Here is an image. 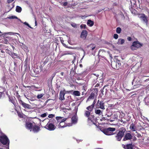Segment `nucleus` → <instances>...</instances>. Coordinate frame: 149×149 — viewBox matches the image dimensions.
<instances>
[{
  "label": "nucleus",
  "instance_id": "obj_10",
  "mask_svg": "<svg viewBox=\"0 0 149 149\" xmlns=\"http://www.w3.org/2000/svg\"><path fill=\"white\" fill-rule=\"evenodd\" d=\"M134 145L132 143L126 145H122V147L125 149H134Z\"/></svg>",
  "mask_w": 149,
  "mask_h": 149
},
{
  "label": "nucleus",
  "instance_id": "obj_21",
  "mask_svg": "<svg viewBox=\"0 0 149 149\" xmlns=\"http://www.w3.org/2000/svg\"><path fill=\"white\" fill-rule=\"evenodd\" d=\"M72 54V53L71 52L69 51H65L62 53V56H63L68 54Z\"/></svg>",
  "mask_w": 149,
  "mask_h": 149
},
{
  "label": "nucleus",
  "instance_id": "obj_9",
  "mask_svg": "<svg viewBox=\"0 0 149 149\" xmlns=\"http://www.w3.org/2000/svg\"><path fill=\"white\" fill-rule=\"evenodd\" d=\"M66 118L62 119L60 123L58 124V126L59 128H63L67 126L65 123H64L66 120Z\"/></svg>",
  "mask_w": 149,
  "mask_h": 149
},
{
  "label": "nucleus",
  "instance_id": "obj_37",
  "mask_svg": "<svg viewBox=\"0 0 149 149\" xmlns=\"http://www.w3.org/2000/svg\"><path fill=\"white\" fill-rule=\"evenodd\" d=\"M80 27L81 29H82L83 28H84V29H85L86 28V24H81L80 25Z\"/></svg>",
  "mask_w": 149,
  "mask_h": 149
},
{
  "label": "nucleus",
  "instance_id": "obj_20",
  "mask_svg": "<svg viewBox=\"0 0 149 149\" xmlns=\"http://www.w3.org/2000/svg\"><path fill=\"white\" fill-rule=\"evenodd\" d=\"M102 111H101L100 109H95V113L98 114L99 116H100L101 115V113H102Z\"/></svg>",
  "mask_w": 149,
  "mask_h": 149
},
{
  "label": "nucleus",
  "instance_id": "obj_46",
  "mask_svg": "<svg viewBox=\"0 0 149 149\" xmlns=\"http://www.w3.org/2000/svg\"><path fill=\"white\" fill-rule=\"evenodd\" d=\"M118 35H117V34H115L114 35L113 37L115 39H117L118 38Z\"/></svg>",
  "mask_w": 149,
  "mask_h": 149
},
{
  "label": "nucleus",
  "instance_id": "obj_35",
  "mask_svg": "<svg viewBox=\"0 0 149 149\" xmlns=\"http://www.w3.org/2000/svg\"><path fill=\"white\" fill-rule=\"evenodd\" d=\"M113 116V120H110V121L111 122H112L115 119H117L118 118L117 116H116V115L114 114Z\"/></svg>",
  "mask_w": 149,
  "mask_h": 149
},
{
  "label": "nucleus",
  "instance_id": "obj_12",
  "mask_svg": "<svg viewBox=\"0 0 149 149\" xmlns=\"http://www.w3.org/2000/svg\"><path fill=\"white\" fill-rule=\"evenodd\" d=\"M87 32L86 30H83L81 34V37L85 39L87 36Z\"/></svg>",
  "mask_w": 149,
  "mask_h": 149
},
{
  "label": "nucleus",
  "instance_id": "obj_14",
  "mask_svg": "<svg viewBox=\"0 0 149 149\" xmlns=\"http://www.w3.org/2000/svg\"><path fill=\"white\" fill-rule=\"evenodd\" d=\"M91 112L87 110H85L84 111V115L85 116L88 118V120H92L91 118L89 117L91 114Z\"/></svg>",
  "mask_w": 149,
  "mask_h": 149
},
{
  "label": "nucleus",
  "instance_id": "obj_59",
  "mask_svg": "<svg viewBox=\"0 0 149 149\" xmlns=\"http://www.w3.org/2000/svg\"><path fill=\"white\" fill-rule=\"evenodd\" d=\"M12 7L11 8H10V9H12L14 7V3H13L12 4Z\"/></svg>",
  "mask_w": 149,
  "mask_h": 149
},
{
  "label": "nucleus",
  "instance_id": "obj_7",
  "mask_svg": "<svg viewBox=\"0 0 149 149\" xmlns=\"http://www.w3.org/2000/svg\"><path fill=\"white\" fill-rule=\"evenodd\" d=\"M104 103L103 101H100L99 100H98L97 103L95 104V107L97 109H100L102 110H104L105 108Z\"/></svg>",
  "mask_w": 149,
  "mask_h": 149
},
{
  "label": "nucleus",
  "instance_id": "obj_38",
  "mask_svg": "<svg viewBox=\"0 0 149 149\" xmlns=\"http://www.w3.org/2000/svg\"><path fill=\"white\" fill-rule=\"evenodd\" d=\"M44 95V94H38L37 96V98L38 99H40L42 98L43 96Z\"/></svg>",
  "mask_w": 149,
  "mask_h": 149
},
{
  "label": "nucleus",
  "instance_id": "obj_4",
  "mask_svg": "<svg viewBox=\"0 0 149 149\" xmlns=\"http://www.w3.org/2000/svg\"><path fill=\"white\" fill-rule=\"evenodd\" d=\"M116 129L115 128L109 127L104 129L103 132L104 134L107 135H111L114 134L113 132L115 131Z\"/></svg>",
  "mask_w": 149,
  "mask_h": 149
},
{
  "label": "nucleus",
  "instance_id": "obj_50",
  "mask_svg": "<svg viewBox=\"0 0 149 149\" xmlns=\"http://www.w3.org/2000/svg\"><path fill=\"white\" fill-rule=\"evenodd\" d=\"M67 4H68V2H66V1L64 2L63 3V5L64 6H66Z\"/></svg>",
  "mask_w": 149,
  "mask_h": 149
},
{
  "label": "nucleus",
  "instance_id": "obj_13",
  "mask_svg": "<svg viewBox=\"0 0 149 149\" xmlns=\"http://www.w3.org/2000/svg\"><path fill=\"white\" fill-rule=\"evenodd\" d=\"M9 52H8V54L11 57L13 58H19V57L18 56L17 54L15 53L12 52L9 50H8Z\"/></svg>",
  "mask_w": 149,
  "mask_h": 149
},
{
  "label": "nucleus",
  "instance_id": "obj_43",
  "mask_svg": "<svg viewBox=\"0 0 149 149\" xmlns=\"http://www.w3.org/2000/svg\"><path fill=\"white\" fill-rule=\"evenodd\" d=\"M55 116L54 115L52 114H49L48 116V117L49 118H52Z\"/></svg>",
  "mask_w": 149,
  "mask_h": 149
},
{
  "label": "nucleus",
  "instance_id": "obj_28",
  "mask_svg": "<svg viewBox=\"0 0 149 149\" xmlns=\"http://www.w3.org/2000/svg\"><path fill=\"white\" fill-rule=\"evenodd\" d=\"M99 75L98 74H91V76L92 77L95 78V79H97Z\"/></svg>",
  "mask_w": 149,
  "mask_h": 149
},
{
  "label": "nucleus",
  "instance_id": "obj_57",
  "mask_svg": "<svg viewBox=\"0 0 149 149\" xmlns=\"http://www.w3.org/2000/svg\"><path fill=\"white\" fill-rule=\"evenodd\" d=\"M111 115H112V114H110V115H108V114H106V116H107V117H109L110 116H111Z\"/></svg>",
  "mask_w": 149,
  "mask_h": 149
},
{
  "label": "nucleus",
  "instance_id": "obj_41",
  "mask_svg": "<svg viewBox=\"0 0 149 149\" xmlns=\"http://www.w3.org/2000/svg\"><path fill=\"white\" fill-rule=\"evenodd\" d=\"M23 24H24L26 25V26H28L30 28H31V29H33V28L31 27L30 26V25L27 22H24Z\"/></svg>",
  "mask_w": 149,
  "mask_h": 149
},
{
  "label": "nucleus",
  "instance_id": "obj_25",
  "mask_svg": "<svg viewBox=\"0 0 149 149\" xmlns=\"http://www.w3.org/2000/svg\"><path fill=\"white\" fill-rule=\"evenodd\" d=\"M8 18L10 19H18L19 21L21 22L22 23V22L21 20L19 19L18 18L15 16H12L10 17H7Z\"/></svg>",
  "mask_w": 149,
  "mask_h": 149
},
{
  "label": "nucleus",
  "instance_id": "obj_52",
  "mask_svg": "<svg viewBox=\"0 0 149 149\" xmlns=\"http://www.w3.org/2000/svg\"><path fill=\"white\" fill-rule=\"evenodd\" d=\"M97 82L98 83H97V84L95 86V87H98L99 86L100 84H99V82L98 81Z\"/></svg>",
  "mask_w": 149,
  "mask_h": 149
},
{
  "label": "nucleus",
  "instance_id": "obj_53",
  "mask_svg": "<svg viewBox=\"0 0 149 149\" xmlns=\"http://www.w3.org/2000/svg\"><path fill=\"white\" fill-rule=\"evenodd\" d=\"M4 42L5 43H6V44H7L8 42V40L7 39H4Z\"/></svg>",
  "mask_w": 149,
  "mask_h": 149
},
{
  "label": "nucleus",
  "instance_id": "obj_40",
  "mask_svg": "<svg viewBox=\"0 0 149 149\" xmlns=\"http://www.w3.org/2000/svg\"><path fill=\"white\" fill-rule=\"evenodd\" d=\"M95 94L94 93H91V95L89 96V98L90 99H93L94 98Z\"/></svg>",
  "mask_w": 149,
  "mask_h": 149
},
{
  "label": "nucleus",
  "instance_id": "obj_29",
  "mask_svg": "<svg viewBox=\"0 0 149 149\" xmlns=\"http://www.w3.org/2000/svg\"><path fill=\"white\" fill-rule=\"evenodd\" d=\"M9 101L12 103L15 106L16 103L14 101L13 98L12 97H9Z\"/></svg>",
  "mask_w": 149,
  "mask_h": 149
},
{
  "label": "nucleus",
  "instance_id": "obj_17",
  "mask_svg": "<svg viewBox=\"0 0 149 149\" xmlns=\"http://www.w3.org/2000/svg\"><path fill=\"white\" fill-rule=\"evenodd\" d=\"M33 126V123L29 122L26 123V127L29 130L31 129Z\"/></svg>",
  "mask_w": 149,
  "mask_h": 149
},
{
  "label": "nucleus",
  "instance_id": "obj_18",
  "mask_svg": "<svg viewBox=\"0 0 149 149\" xmlns=\"http://www.w3.org/2000/svg\"><path fill=\"white\" fill-rule=\"evenodd\" d=\"M87 24L90 26H92L94 24V22L92 21L91 19H89L88 20L87 23Z\"/></svg>",
  "mask_w": 149,
  "mask_h": 149
},
{
  "label": "nucleus",
  "instance_id": "obj_27",
  "mask_svg": "<svg viewBox=\"0 0 149 149\" xmlns=\"http://www.w3.org/2000/svg\"><path fill=\"white\" fill-rule=\"evenodd\" d=\"M116 62V69H118L120 65V61L118 60Z\"/></svg>",
  "mask_w": 149,
  "mask_h": 149
},
{
  "label": "nucleus",
  "instance_id": "obj_60",
  "mask_svg": "<svg viewBox=\"0 0 149 149\" xmlns=\"http://www.w3.org/2000/svg\"><path fill=\"white\" fill-rule=\"evenodd\" d=\"M60 74H61V75L62 76H64V73L63 72H61V73H60Z\"/></svg>",
  "mask_w": 149,
  "mask_h": 149
},
{
  "label": "nucleus",
  "instance_id": "obj_63",
  "mask_svg": "<svg viewBox=\"0 0 149 149\" xmlns=\"http://www.w3.org/2000/svg\"><path fill=\"white\" fill-rule=\"evenodd\" d=\"M35 23L36 26L37 25V22H36V19H35Z\"/></svg>",
  "mask_w": 149,
  "mask_h": 149
},
{
  "label": "nucleus",
  "instance_id": "obj_62",
  "mask_svg": "<svg viewBox=\"0 0 149 149\" xmlns=\"http://www.w3.org/2000/svg\"><path fill=\"white\" fill-rule=\"evenodd\" d=\"M1 52L2 53H5L3 51V50H1Z\"/></svg>",
  "mask_w": 149,
  "mask_h": 149
},
{
  "label": "nucleus",
  "instance_id": "obj_42",
  "mask_svg": "<svg viewBox=\"0 0 149 149\" xmlns=\"http://www.w3.org/2000/svg\"><path fill=\"white\" fill-rule=\"evenodd\" d=\"M71 25L74 28H77V24H76L74 23H72L71 24Z\"/></svg>",
  "mask_w": 149,
  "mask_h": 149
},
{
  "label": "nucleus",
  "instance_id": "obj_54",
  "mask_svg": "<svg viewBox=\"0 0 149 149\" xmlns=\"http://www.w3.org/2000/svg\"><path fill=\"white\" fill-rule=\"evenodd\" d=\"M2 94L3 93L0 92V99H1Z\"/></svg>",
  "mask_w": 149,
  "mask_h": 149
},
{
  "label": "nucleus",
  "instance_id": "obj_1",
  "mask_svg": "<svg viewBox=\"0 0 149 149\" xmlns=\"http://www.w3.org/2000/svg\"><path fill=\"white\" fill-rule=\"evenodd\" d=\"M126 131V129L124 127L120 128L118 132L117 135L116 136V140L118 141H120L124 135L123 141H126L132 140L133 141H135L136 140V138L135 136H133L130 133H126L125 134Z\"/></svg>",
  "mask_w": 149,
  "mask_h": 149
},
{
  "label": "nucleus",
  "instance_id": "obj_24",
  "mask_svg": "<svg viewBox=\"0 0 149 149\" xmlns=\"http://www.w3.org/2000/svg\"><path fill=\"white\" fill-rule=\"evenodd\" d=\"M62 118L63 117L60 116H57L56 117V119L57 121V122H56L57 123V124H58V123H60L61 120Z\"/></svg>",
  "mask_w": 149,
  "mask_h": 149
},
{
  "label": "nucleus",
  "instance_id": "obj_45",
  "mask_svg": "<svg viewBox=\"0 0 149 149\" xmlns=\"http://www.w3.org/2000/svg\"><path fill=\"white\" fill-rule=\"evenodd\" d=\"M113 80L111 79L109 80V82H110V83H109L111 84V85H112L113 84Z\"/></svg>",
  "mask_w": 149,
  "mask_h": 149
},
{
  "label": "nucleus",
  "instance_id": "obj_2",
  "mask_svg": "<svg viewBox=\"0 0 149 149\" xmlns=\"http://www.w3.org/2000/svg\"><path fill=\"white\" fill-rule=\"evenodd\" d=\"M55 125L57 126L56 120H55L50 119L45 126V128L50 131H52L55 129L56 127Z\"/></svg>",
  "mask_w": 149,
  "mask_h": 149
},
{
  "label": "nucleus",
  "instance_id": "obj_8",
  "mask_svg": "<svg viewBox=\"0 0 149 149\" xmlns=\"http://www.w3.org/2000/svg\"><path fill=\"white\" fill-rule=\"evenodd\" d=\"M18 101L19 104L21 105L24 108L29 109H32V107L31 105L25 103L22 100H19Z\"/></svg>",
  "mask_w": 149,
  "mask_h": 149
},
{
  "label": "nucleus",
  "instance_id": "obj_6",
  "mask_svg": "<svg viewBox=\"0 0 149 149\" xmlns=\"http://www.w3.org/2000/svg\"><path fill=\"white\" fill-rule=\"evenodd\" d=\"M142 45V44L140 43L138 41H135L133 42L131 46V48L132 50H134L140 48Z\"/></svg>",
  "mask_w": 149,
  "mask_h": 149
},
{
  "label": "nucleus",
  "instance_id": "obj_5",
  "mask_svg": "<svg viewBox=\"0 0 149 149\" xmlns=\"http://www.w3.org/2000/svg\"><path fill=\"white\" fill-rule=\"evenodd\" d=\"M138 17L143 23L146 24L147 26H148V20L147 16L143 13H141L139 14Z\"/></svg>",
  "mask_w": 149,
  "mask_h": 149
},
{
  "label": "nucleus",
  "instance_id": "obj_23",
  "mask_svg": "<svg viewBox=\"0 0 149 149\" xmlns=\"http://www.w3.org/2000/svg\"><path fill=\"white\" fill-rule=\"evenodd\" d=\"M9 34H13V35L17 34V35H18L19 36H20V34L18 33H14V32H7V33H4L3 35H8Z\"/></svg>",
  "mask_w": 149,
  "mask_h": 149
},
{
  "label": "nucleus",
  "instance_id": "obj_61",
  "mask_svg": "<svg viewBox=\"0 0 149 149\" xmlns=\"http://www.w3.org/2000/svg\"><path fill=\"white\" fill-rule=\"evenodd\" d=\"M141 135L140 134H138L137 135V137H141Z\"/></svg>",
  "mask_w": 149,
  "mask_h": 149
},
{
  "label": "nucleus",
  "instance_id": "obj_16",
  "mask_svg": "<svg viewBox=\"0 0 149 149\" xmlns=\"http://www.w3.org/2000/svg\"><path fill=\"white\" fill-rule=\"evenodd\" d=\"M130 128L133 132L135 131L136 129L135 125L134 123H132L130 125Z\"/></svg>",
  "mask_w": 149,
  "mask_h": 149
},
{
  "label": "nucleus",
  "instance_id": "obj_22",
  "mask_svg": "<svg viewBox=\"0 0 149 149\" xmlns=\"http://www.w3.org/2000/svg\"><path fill=\"white\" fill-rule=\"evenodd\" d=\"M94 107L91 105V106L87 107L86 109L88 110L87 111L91 112L93 110Z\"/></svg>",
  "mask_w": 149,
  "mask_h": 149
},
{
  "label": "nucleus",
  "instance_id": "obj_51",
  "mask_svg": "<svg viewBox=\"0 0 149 149\" xmlns=\"http://www.w3.org/2000/svg\"><path fill=\"white\" fill-rule=\"evenodd\" d=\"M14 0H8L7 2L8 3H10L13 2Z\"/></svg>",
  "mask_w": 149,
  "mask_h": 149
},
{
  "label": "nucleus",
  "instance_id": "obj_26",
  "mask_svg": "<svg viewBox=\"0 0 149 149\" xmlns=\"http://www.w3.org/2000/svg\"><path fill=\"white\" fill-rule=\"evenodd\" d=\"M22 10V8L19 6H17L16 8V11L18 13H20Z\"/></svg>",
  "mask_w": 149,
  "mask_h": 149
},
{
  "label": "nucleus",
  "instance_id": "obj_49",
  "mask_svg": "<svg viewBox=\"0 0 149 149\" xmlns=\"http://www.w3.org/2000/svg\"><path fill=\"white\" fill-rule=\"evenodd\" d=\"M127 40L129 41H131L132 40V38L130 37H128L127 38Z\"/></svg>",
  "mask_w": 149,
  "mask_h": 149
},
{
  "label": "nucleus",
  "instance_id": "obj_34",
  "mask_svg": "<svg viewBox=\"0 0 149 149\" xmlns=\"http://www.w3.org/2000/svg\"><path fill=\"white\" fill-rule=\"evenodd\" d=\"M72 122L73 123H76L77 122V120L75 116H73L72 118Z\"/></svg>",
  "mask_w": 149,
  "mask_h": 149
},
{
  "label": "nucleus",
  "instance_id": "obj_33",
  "mask_svg": "<svg viewBox=\"0 0 149 149\" xmlns=\"http://www.w3.org/2000/svg\"><path fill=\"white\" fill-rule=\"evenodd\" d=\"M121 31V29L120 28L118 27L116 28V32L118 33H120Z\"/></svg>",
  "mask_w": 149,
  "mask_h": 149
},
{
  "label": "nucleus",
  "instance_id": "obj_3",
  "mask_svg": "<svg viewBox=\"0 0 149 149\" xmlns=\"http://www.w3.org/2000/svg\"><path fill=\"white\" fill-rule=\"evenodd\" d=\"M0 142L3 145L5 146L6 149H9V140L5 135L0 136Z\"/></svg>",
  "mask_w": 149,
  "mask_h": 149
},
{
  "label": "nucleus",
  "instance_id": "obj_44",
  "mask_svg": "<svg viewBox=\"0 0 149 149\" xmlns=\"http://www.w3.org/2000/svg\"><path fill=\"white\" fill-rule=\"evenodd\" d=\"M47 115V113H45L43 114H41L40 115V116L41 117H45Z\"/></svg>",
  "mask_w": 149,
  "mask_h": 149
},
{
  "label": "nucleus",
  "instance_id": "obj_11",
  "mask_svg": "<svg viewBox=\"0 0 149 149\" xmlns=\"http://www.w3.org/2000/svg\"><path fill=\"white\" fill-rule=\"evenodd\" d=\"M65 94V90L61 91H60L59 94V99L60 100H62L65 99L64 96Z\"/></svg>",
  "mask_w": 149,
  "mask_h": 149
},
{
  "label": "nucleus",
  "instance_id": "obj_64",
  "mask_svg": "<svg viewBox=\"0 0 149 149\" xmlns=\"http://www.w3.org/2000/svg\"><path fill=\"white\" fill-rule=\"evenodd\" d=\"M63 44V45L65 47H66L67 46L66 45H65V44Z\"/></svg>",
  "mask_w": 149,
  "mask_h": 149
},
{
  "label": "nucleus",
  "instance_id": "obj_36",
  "mask_svg": "<svg viewBox=\"0 0 149 149\" xmlns=\"http://www.w3.org/2000/svg\"><path fill=\"white\" fill-rule=\"evenodd\" d=\"M17 61H14V64L15 67L14 68V69H16L17 67Z\"/></svg>",
  "mask_w": 149,
  "mask_h": 149
},
{
  "label": "nucleus",
  "instance_id": "obj_30",
  "mask_svg": "<svg viewBox=\"0 0 149 149\" xmlns=\"http://www.w3.org/2000/svg\"><path fill=\"white\" fill-rule=\"evenodd\" d=\"M73 94L75 96H79L80 95V93L79 91H74L73 92Z\"/></svg>",
  "mask_w": 149,
  "mask_h": 149
},
{
  "label": "nucleus",
  "instance_id": "obj_32",
  "mask_svg": "<svg viewBox=\"0 0 149 149\" xmlns=\"http://www.w3.org/2000/svg\"><path fill=\"white\" fill-rule=\"evenodd\" d=\"M89 46V47H91L92 50H94L96 47L95 45L92 44H91Z\"/></svg>",
  "mask_w": 149,
  "mask_h": 149
},
{
  "label": "nucleus",
  "instance_id": "obj_58",
  "mask_svg": "<svg viewBox=\"0 0 149 149\" xmlns=\"http://www.w3.org/2000/svg\"><path fill=\"white\" fill-rule=\"evenodd\" d=\"M0 55H1V56L2 58H3V57H5V56L4 54H0Z\"/></svg>",
  "mask_w": 149,
  "mask_h": 149
},
{
  "label": "nucleus",
  "instance_id": "obj_19",
  "mask_svg": "<svg viewBox=\"0 0 149 149\" xmlns=\"http://www.w3.org/2000/svg\"><path fill=\"white\" fill-rule=\"evenodd\" d=\"M125 41L123 39H118L117 44L118 45H122L124 43Z\"/></svg>",
  "mask_w": 149,
  "mask_h": 149
},
{
  "label": "nucleus",
  "instance_id": "obj_47",
  "mask_svg": "<svg viewBox=\"0 0 149 149\" xmlns=\"http://www.w3.org/2000/svg\"><path fill=\"white\" fill-rule=\"evenodd\" d=\"M96 102V99H95L93 102V104L91 105L92 106H93V107H94V105L95 104V103Z\"/></svg>",
  "mask_w": 149,
  "mask_h": 149
},
{
  "label": "nucleus",
  "instance_id": "obj_56",
  "mask_svg": "<svg viewBox=\"0 0 149 149\" xmlns=\"http://www.w3.org/2000/svg\"><path fill=\"white\" fill-rule=\"evenodd\" d=\"M146 81H148V82L147 84H146L147 85L149 84V78L146 79Z\"/></svg>",
  "mask_w": 149,
  "mask_h": 149
},
{
  "label": "nucleus",
  "instance_id": "obj_55",
  "mask_svg": "<svg viewBox=\"0 0 149 149\" xmlns=\"http://www.w3.org/2000/svg\"><path fill=\"white\" fill-rule=\"evenodd\" d=\"M148 82V81H146V79H145V80H144L143 81V84H146V82Z\"/></svg>",
  "mask_w": 149,
  "mask_h": 149
},
{
  "label": "nucleus",
  "instance_id": "obj_48",
  "mask_svg": "<svg viewBox=\"0 0 149 149\" xmlns=\"http://www.w3.org/2000/svg\"><path fill=\"white\" fill-rule=\"evenodd\" d=\"M25 97H26V98L28 100H30V101H33L34 100V99H30L29 98H27V97H26V96L25 95Z\"/></svg>",
  "mask_w": 149,
  "mask_h": 149
},
{
  "label": "nucleus",
  "instance_id": "obj_15",
  "mask_svg": "<svg viewBox=\"0 0 149 149\" xmlns=\"http://www.w3.org/2000/svg\"><path fill=\"white\" fill-rule=\"evenodd\" d=\"M32 128V131L34 132H37L40 130V127L36 125L33 126Z\"/></svg>",
  "mask_w": 149,
  "mask_h": 149
},
{
  "label": "nucleus",
  "instance_id": "obj_39",
  "mask_svg": "<svg viewBox=\"0 0 149 149\" xmlns=\"http://www.w3.org/2000/svg\"><path fill=\"white\" fill-rule=\"evenodd\" d=\"M94 79L92 81V83L93 84H94L96 83H97L98 81H97V79H95V78H93Z\"/></svg>",
  "mask_w": 149,
  "mask_h": 149
},
{
  "label": "nucleus",
  "instance_id": "obj_31",
  "mask_svg": "<svg viewBox=\"0 0 149 149\" xmlns=\"http://www.w3.org/2000/svg\"><path fill=\"white\" fill-rule=\"evenodd\" d=\"M116 63L115 61H113L111 63V66L112 68L115 69H116Z\"/></svg>",
  "mask_w": 149,
  "mask_h": 149
}]
</instances>
